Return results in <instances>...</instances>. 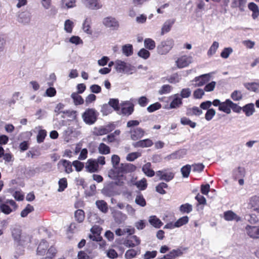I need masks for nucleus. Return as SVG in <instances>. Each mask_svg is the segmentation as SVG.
<instances>
[{
    "mask_svg": "<svg viewBox=\"0 0 259 259\" xmlns=\"http://www.w3.org/2000/svg\"><path fill=\"white\" fill-rule=\"evenodd\" d=\"M96 204L98 208L103 213H106L108 211V207L107 202L103 200H97L96 202Z\"/></svg>",
    "mask_w": 259,
    "mask_h": 259,
    "instance_id": "nucleus-25",
    "label": "nucleus"
},
{
    "mask_svg": "<svg viewBox=\"0 0 259 259\" xmlns=\"http://www.w3.org/2000/svg\"><path fill=\"white\" fill-rule=\"evenodd\" d=\"M47 136V131L45 130H40L37 135V142L38 143H42Z\"/></svg>",
    "mask_w": 259,
    "mask_h": 259,
    "instance_id": "nucleus-52",
    "label": "nucleus"
},
{
    "mask_svg": "<svg viewBox=\"0 0 259 259\" xmlns=\"http://www.w3.org/2000/svg\"><path fill=\"white\" fill-rule=\"evenodd\" d=\"M149 221L152 226L156 228H160L163 224L160 220L155 215L151 217Z\"/></svg>",
    "mask_w": 259,
    "mask_h": 259,
    "instance_id": "nucleus-36",
    "label": "nucleus"
},
{
    "mask_svg": "<svg viewBox=\"0 0 259 259\" xmlns=\"http://www.w3.org/2000/svg\"><path fill=\"white\" fill-rule=\"evenodd\" d=\"M73 23L70 20H67L65 22L64 29L67 32L71 33L72 31Z\"/></svg>",
    "mask_w": 259,
    "mask_h": 259,
    "instance_id": "nucleus-64",
    "label": "nucleus"
},
{
    "mask_svg": "<svg viewBox=\"0 0 259 259\" xmlns=\"http://www.w3.org/2000/svg\"><path fill=\"white\" fill-rule=\"evenodd\" d=\"M150 162H147L142 167V171L144 174L148 177H153L156 172L152 169Z\"/></svg>",
    "mask_w": 259,
    "mask_h": 259,
    "instance_id": "nucleus-21",
    "label": "nucleus"
},
{
    "mask_svg": "<svg viewBox=\"0 0 259 259\" xmlns=\"http://www.w3.org/2000/svg\"><path fill=\"white\" fill-rule=\"evenodd\" d=\"M175 20H167L163 24L162 28H161V34L162 35H163L165 33H167L169 32L171 28L175 23Z\"/></svg>",
    "mask_w": 259,
    "mask_h": 259,
    "instance_id": "nucleus-29",
    "label": "nucleus"
},
{
    "mask_svg": "<svg viewBox=\"0 0 259 259\" xmlns=\"http://www.w3.org/2000/svg\"><path fill=\"white\" fill-rule=\"evenodd\" d=\"M244 85L248 91L254 92H256L259 88V83L257 82L245 83Z\"/></svg>",
    "mask_w": 259,
    "mask_h": 259,
    "instance_id": "nucleus-41",
    "label": "nucleus"
},
{
    "mask_svg": "<svg viewBox=\"0 0 259 259\" xmlns=\"http://www.w3.org/2000/svg\"><path fill=\"white\" fill-rule=\"evenodd\" d=\"M91 19L90 18H87L83 22L82 27L84 31L90 34L92 33V30L91 27Z\"/></svg>",
    "mask_w": 259,
    "mask_h": 259,
    "instance_id": "nucleus-35",
    "label": "nucleus"
},
{
    "mask_svg": "<svg viewBox=\"0 0 259 259\" xmlns=\"http://www.w3.org/2000/svg\"><path fill=\"white\" fill-rule=\"evenodd\" d=\"M99 152L101 154L107 155L110 153V147L103 143L99 144L98 147Z\"/></svg>",
    "mask_w": 259,
    "mask_h": 259,
    "instance_id": "nucleus-40",
    "label": "nucleus"
},
{
    "mask_svg": "<svg viewBox=\"0 0 259 259\" xmlns=\"http://www.w3.org/2000/svg\"><path fill=\"white\" fill-rule=\"evenodd\" d=\"M141 156V153L138 152H132L127 154L126 160L128 161H133Z\"/></svg>",
    "mask_w": 259,
    "mask_h": 259,
    "instance_id": "nucleus-57",
    "label": "nucleus"
},
{
    "mask_svg": "<svg viewBox=\"0 0 259 259\" xmlns=\"http://www.w3.org/2000/svg\"><path fill=\"white\" fill-rule=\"evenodd\" d=\"M180 211L183 213H189L193 210L192 205L188 203L182 204L179 208Z\"/></svg>",
    "mask_w": 259,
    "mask_h": 259,
    "instance_id": "nucleus-44",
    "label": "nucleus"
},
{
    "mask_svg": "<svg viewBox=\"0 0 259 259\" xmlns=\"http://www.w3.org/2000/svg\"><path fill=\"white\" fill-rule=\"evenodd\" d=\"M192 57L190 56L183 55L179 57L176 61V65L179 68H183L189 66L192 63Z\"/></svg>",
    "mask_w": 259,
    "mask_h": 259,
    "instance_id": "nucleus-6",
    "label": "nucleus"
},
{
    "mask_svg": "<svg viewBox=\"0 0 259 259\" xmlns=\"http://www.w3.org/2000/svg\"><path fill=\"white\" fill-rule=\"evenodd\" d=\"M49 246V243L45 240H42L39 243L36 250V254L38 255L44 256Z\"/></svg>",
    "mask_w": 259,
    "mask_h": 259,
    "instance_id": "nucleus-15",
    "label": "nucleus"
},
{
    "mask_svg": "<svg viewBox=\"0 0 259 259\" xmlns=\"http://www.w3.org/2000/svg\"><path fill=\"white\" fill-rule=\"evenodd\" d=\"M172 87L169 84H164L162 85L159 90L158 93L160 95L169 93L171 92Z\"/></svg>",
    "mask_w": 259,
    "mask_h": 259,
    "instance_id": "nucleus-58",
    "label": "nucleus"
},
{
    "mask_svg": "<svg viewBox=\"0 0 259 259\" xmlns=\"http://www.w3.org/2000/svg\"><path fill=\"white\" fill-rule=\"evenodd\" d=\"M98 113L93 108H88L82 114V117L84 122L88 124L92 125L97 120Z\"/></svg>",
    "mask_w": 259,
    "mask_h": 259,
    "instance_id": "nucleus-2",
    "label": "nucleus"
},
{
    "mask_svg": "<svg viewBox=\"0 0 259 259\" xmlns=\"http://www.w3.org/2000/svg\"><path fill=\"white\" fill-rule=\"evenodd\" d=\"M231 110H232L234 112L240 113L242 110V107L228 99V114L230 113Z\"/></svg>",
    "mask_w": 259,
    "mask_h": 259,
    "instance_id": "nucleus-19",
    "label": "nucleus"
},
{
    "mask_svg": "<svg viewBox=\"0 0 259 259\" xmlns=\"http://www.w3.org/2000/svg\"><path fill=\"white\" fill-rule=\"evenodd\" d=\"M246 0H233L231 7L234 8H238L241 12H243L246 7Z\"/></svg>",
    "mask_w": 259,
    "mask_h": 259,
    "instance_id": "nucleus-23",
    "label": "nucleus"
},
{
    "mask_svg": "<svg viewBox=\"0 0 259 259\" xmlns=\"http://www.w3.org/2000/svg\"><path fill=\"white\" fill-rule=\"evenodd\" d=\"M168 185L164 182H161L159 183L156 187V191L158 193L163 195L166 193L164 189L168 188Z\"/></svg>",
    "mask_w": 259,
    "mask_h": 259,
    "instance_id": "nucleus-42",
    "label": "nucleus"
},
{
    "mask_svg": "<svg viewBox=\"0 0 259 259\" xmlns=\"http://www.w3.org/2000/svg\"><path fill=\"white\" fill-rule=\"evenodd\" d=\"M247 234L251 238L259 239V225L250 226L247 225L245 227Z\"/></svg>",
    "mask_w": 259,
    "mask_h": 259,
    "instance_id": "nucleus-11",
    "label": "nucleus"
},
{
    "mask_svg": "<svg viewBox=\"0 0 259 259\" xmlns=\"http://www.w3.org/2000/svg\"><path fill=\"white\" fill-rule=\"evenodd\" d=\"M77 257L78 259H93L95 255L92 254V250H80L78 252Z\"/></svg>",
    "mask_w": 259,
    "mask_h": 259,
    "instance_id": "nucleus-20",
    "label": "nucleus"
},
{
    "mask_svg": "<svg viewBox=\"0 0 259 259\" xmlns=\"http://www.w3.org/2000/svg\"><path fill=\"white\" fill-rule=\"evenodd\" d=\"M161 107V105L159 102H156L153 104L150 105L147 107V111L150 112H154L156 110H157L160 109Z\"/></svg>",
    "mask_w": 259,
    "mask_h": 259,
    "instance_id": "nucleus-59",
    "label": "nucleus"
},
{
    "mask_svg": "<svg viewBox=\"0 0 259 259\" xmlns=\"http://www.w3.org/2000/svg\"><path fill=\"white\" fill-rule=\"evenodd\" d=\"M102 228L98 225H94L91 229V232L93 234H90L89 238L94 241H101L102 240V237L101 236Z\"/></svg>",
    "mask_w": 259,
    "mask_h": 259,
    "instance_id": "nucleus-7",
    "label": "nucleus"
},
{
    "mask_svg": "<svg viewBox=\"0 0 259 259\" xmlns=\"http://www.w3.org/2000/svg\"><path fill=\"white\" fill-rule=\"evenodd\" d=\"M174 45V41L171 38L162 41L157 47L158 54L161 55L167 54L172 48Z\"/></svg>",
    "mask_w": 259,
    "mask_h": 259,
    "instance_id": "nucleus-4",
    "label": "nucleus"
},
{
    "mask_svg": "<svg viewBox=\"0 0 259 259\" xmlns=\"http://www.w3.org/2000/svg\"><path fill=\"white\" fill-rule=\"evenodd\" d=\"M210 80V76L208 74H205L199 76L195 77L193 81L195 83V87H202L208 82Z\"/></svg>",
    "mask_w": 259,
    "mask_h": 259,
    "instance_id": "nucleus-10",
    "label": "nucleus"
},
{
    "mask_svg": "<svg viewBox=\"0 0 259 259\" xmlns=\"http://www.w3.org/2000/svg\"><path fill=\"white\" fill-rule=\"evenodd\" d=\"M134 105L133 104L130 105V106L126 107V106H123L121 108V112L122 114L125 115H130L132 114V113L134 112Z\"/></svg>",
    "mask_w": 259,
    "mask_h": 259,
    "instance_id": "nucleus-46",
    "label": "nucleus"
},
{
    "mask_svg": "<svg viewBox=\"0 0 259 259\" xmlns=\"http://www.w3.org/2000/svg\"><path fill=\"white\" fill-rule=\"evenodd\" d=\"M219 44L217 41H214L207 52V55L210 57L214 55L219 48Z\"/></svg>",
    "mask_w": 259,
    "mask_h": 259,
    "instance_id": "nucleus-53",
    "label": "nucleus"
},
{
    "mask_svg": "<svg viewBox=\"0 0 259 259\" xmlns=\"http://www.w3.org/2000/svg\"><path fill=\"white\" fill-rule=\"evenodd\" d=\"M169 253L172 258L175 259L177 257L182 256L183 254V251L180 248H177L176 249H172Z\"/></svg>",
    "mask_w": 259,
    "mask_h": 259,
    "instance_id": "nucleus-63",
    "label": "nucleus"
},
{
    "mask_svg": "<svg viewBox=\"0 0 259 259\" xmlns=\"http://www.w3.org/2000/svg\"><path fill=\"white\" fill-rule=\"evenodd\" d=\"M131 138L134 141L142 138L145 134V131L141 127H136L130 131Z\"/></svg>",
    "mask_w": 259,
    "mask_h": 259,
    "instance_id": "nucleus-14",
    "label": "nucleus"
},
{
    "mask_svg": "<svg viewBox=\"0 0 259 259\" xmlns=\"http://www.w3.org/2000/svg\"><path fill=\"white\" fill-rule=\"evenodd\" d=\"M18 207L16 202L13 199H7L0 204V211L5 214H9Z\"/></svg>",
    "mask_w": 259,
    "mask_h": 259,
    "instance_id": "nucleus-3",
    "label": "nucleus"
},
{
    "mask_svg": "<svg viewBox=\"0 0 259 259\" xmlns=\"http://www.w3.org/2000/svg\"><path fill=\"white\" fill-rule=\"evenodd\" d=\"M241 220V218L231 210H228V221H234L238 222Z\"/></svg>",
    "mask_w": 259,
    "mask_h": 259,
    "instance_id": "nucleus-51",
    "label": "nucleus"
},
{
    "mask_svg": "<svg viewBox=\"0 0 259 259\" xmlns=\"http://www.w3.org/2000/svg\"><path fill=\"white\" fill-rule=\"evenodd\" d=\"M156 176L159 178V180L168 182L174 178L175 173L170 169L165 168L157 171Z\"/></svg>",
    "mask_w": 259,
    "mask_h": 259,
    "instance_id": "nucleus-5",
    "label": "nucleus"
},
{
    "mask_svg": "<svg viewBox=\"0 0 259 259\" xmlns=\"http://www.w3.org/2000/svg\"><path fill=\"white\" fill-rule=\"evenodd\" d=\"M144 46L150 50H153L155 48V42L151 38H146L144 40Z\"/></svg>",
    "mask_w": 259,
    "mask_h": 259,
    "instance_id": "nucleus-49",
    "label": "nucleus"
},
{
    "mask_svg": "<svg viewBox=\"0 0 259 259\" xmlns=\"http://www.w3.org/2000/svg\"><path fill=\"white\" fill-rule=\"evenodd\" d=\"M59 188L58 191L59 192L63 191L68 186L67 181L66 178H63L60 179L58 182Z\"/></svg>",
    "mask_w": 259,
    "mask_h": 259,
    "instance_id": "nucleus-45",
    "label": "nucleus"
},
{
    "mask_svg": "<svg viewBox=\"0 0 259 259\" xmlns=\"http://www.w3.org/2000/svg\"><path fill=\"white\" fill-rule=\"evenodd\" d=\"M12 236L15 241H16L19 244L22 245V242L21 240V231L19 229H14L12 231Z\"/></svg>",
    "mask_w": 259,
    "mask_h": 259,
    "instance_id": "nucleus-43",
    "label": "nucleus"
},
{
    "mask_svg": "<svg viewBox=\"0 0 259 259\" xmlns=\"http://www.w3.org/2000/svg\"><path fill=\"white\" fill-rule=\"evenodd\" d=\"M74 218L78 223L83 222L85 218L84 211L82 209H78L74 212Z\"/></svg>",
    "mask_w": 259,
    "mask_h": 259,
    "instance_id": "nucleus-30",
    "label": "nucleus"
},
{
    "mask_svg": "<svg viewBox=\"0 0 259 259\" xmlns=\"http://www.w3.org/2000/svg\"><path fill=\"white\" fill-rule=\"evenodd\" d=\"M191 169V166L189 164H187L183 166L181 169V171L184 178H188L189 176Z\"/></svg>",
    "mask_w": 259,
    "mask_h": 259,
    "instance_id": "nucleus-48",
    "label": "nucleus"
},
{
    "mask_svg": "<svg viewBox=\"0 0 259 259\" xmlns=\"http://www.w3.org/2000/svg\"><path fill=\"white\" fill-rule=\"evenodd\" d=\"M76 0H61V4L67 9L76 7Z\"/></svg>",
    "mask_w": 259,
    "mask_h": 259,
    "instance_id": "nucleus-47",
    "label": "nucleus"
},
{
    "mask_svg": "<svg viewBox=\"0 0 259 259\" xmlns=\"http://www.w3.org/2000/svg\"><path fill=\"white\" fill-rule=\"evenodd\" d=\"M103 23L106 27L110 28L112 30H117L119 26L118 22L115 18L112 17L105 18Z\"/></svg>",
    "mask_w": 259,
    "mask_h": 259,
    "instance_id": "nucleus-9",
    "label": "nucleus"
},
{
    "mask_svg": "<svg viewBox=\"0 0 259 259\" xmlns=\"http://www.w3.org/2000/svg\"><path fill=\"white\" fill-rule=\"evenodd\" d=\"M89 8L93 10L99 9L101 8L102 5H100L99 0H85Z\"/></svg>",
    "mask_w": 259,
    "mask_h": 259,
    "instance_id": "nucleus-38",
    "label": "nucleus"
},
{
    "mask_svg": "<svg viewBox=\"0 0 259 259\" xmlns=\"http://www.w3.org/2000/svg\"><path fill=\"white\" fill-rule=\"evenodd\" d=\"M135 202L137 204L142 207L146 205V200L142 194L138 195L136 196Z\"/></svg>",
    "mask_w": 259,
    "mask_h": 259,
    "instance_id": "nucleus-61",
    "label": "nucleus"
},
{
    "mask_svg": "<svg viewBox=\"0 0 259 259\" xmlns=\"http://www.w3.org/2000/svg\"><path fill=\"white\" fill-rule=\"evenodd\" d=\"M113 130L112 126L110 125H108L105 127H102L99 128L96 132L98 136H102L108 134Z\"/></svg>",
    "mask_w": 259,
    "mask_h": 259,
    "instance_id": "nucleus-33",
    "label": "nucleus"
},
{
    "mask_svg": "<svg viewBox=\"0 0 259 259\" xmlns=\"http://www.w3.org/2000/svg\"><path fill=\"white\" fill-rule=\"evenodd\" d=\"M58 165H62L64 168V171L66 174H70L73 171L72 168V163L69 160L62 159L59 161Z\"/></svg>",
    "mask_w": 259,
    "mask_h": 259,
    "instance_id": "nucleus-16",
    "label": "nucleus"
},
{
    "mask_svg": "<svg viewBox=\"0 0 259 259\" xmlns=\"http://www.w3.org/2000/svg\"><path fill=\"white\" fill-rule=\"evenodd\" d=\"M115 69L117 72L132 74L135 67L129 63L120 60H117L115 62Z\"/></svg>",
    "mask_w": 259,
    "mask_h": 259,
    "instance_id": "nucleus-1",
    "label": "nucleus"
},
{
    "mask_svg": "<svg viewBox=\"0 0 259 259\" xmlns=\"http://www.w3.org/2000/svg\"><path fill=\"white\" fill-rule=\"evenodd\" d=\"M140 250H135L134 249H130L127 250L124 254L126 259H132L135 257L138 254H140Z\"/></svg>",
    "mask_w": 259,
    "mask_h": 259,
    "instance_id": "nucleus-31",
    "label": "nucleus"
},
{
    "mask_svg": "<svg viewBox=\"0 0 259 259\" xmlns=\"http://www.w3.org/2000/svg\"><path fill=\"white\" fill-rule=\"evenodd\" d=\"M120 166L123 173L132 172L135 171L137 168V167L132 163L121 164Z\"/></svg>",
    "mask_w": 259,
    "mask_h": 259,
    "instance_id": "nucleus-26",
    "label": "nucleus"
},
{
    "mask_svg": "<svg viewBox=\"0 0 259 259\" xmlns=\"http://www.w3.org/2000/svg\"><path fill=\"white\" fill-rule=\"evenodd\" d=\"M71 97L73 100L74 103L75 105H81L84 103L83 99L79 94L73 93L71 95Z\"/></svg>",
    "mask_w": 259,
    "mask_h": 259,
    "instance_id": "nucleus-37",
    "label": "nucleus"
},
{
    "mask_svg": "<svg viewBox=\"0 0 259 259\" xmlns=\"http://www.w3.org/2000/svg\"><path fill=\"white\" fill-rule=\"evenodd\" d=\"M189 218L188 216H183L179 218L174 224V227L179 228L186 224L189 222Z\"/></svg>",
    "mask_w": 259,
    "mask_h": 259,
    "instance_id": "nucleus-39",
    "label": "nucleus"
},
{
    "mask_svg": "<svg viewBox=\"0 0 259 259\" xmlns=\"http://www.w3.org/2000/svg\"><path fill=\"white\" fill-rule=\"evenodd\" d=\"M112 214L115 221L117 223H121L126 218L125 214L118 210H115L113 211Z\"/></svg>",
    "mask_w": 259,
    "mask_h": 259,
    "instance_id": "nucleus-27",
    "label": "nucleus"
},
{
    "mask_svg": "<svg viewBox=\"0 0 259 259\" xmlns=\"http://www.w3.org/2000/svg\"><path fill=\"white\" fill-rule=\"evenodd\" d=\"M202 113L201 109L197 107H193L187 109L186 115L188 116H193L194 115L199 116Z\"/></svg>",
    "mask_w": 259,
    "mask_h": 259,
    "instance_id": "nucleus-34",
    "label": "nucleus"
},
{
    "mask_svg": "<svg viewBox=\"0 0 259 259\" xmlns=\"http://www.w3.org/2000/svg\"><path fill=\"white\" fill-rule=\"evenodd\" d=\"M108 104L116 111H118L120 109L119 106V100L117 99H110Z\"/></svg>",
    "mask_w": 259,
    "mask_h": 259,
    "instance_id": "nucleus-56",
    "label": "nucleus"
},
{
    "mask_svg": "<svg viewBox=\"0 0 259 259\" xmlns=\"http://www.w3.org/2000/svg\"><path fill=\"white\" fill-rule=\"evenodd\" d=\"M140 243L141 240L136 235H133L125 239L123 242V245L128 248L138 246Z\"/></svg>",
    "mask_w": 259,
    "mask_h": 259,
    "instance_id": "nucleus-8",
    "label": "nucleus"
},
{
    "mask_svg": "<svg viewBox=\"0 0 259 259\" xmlns=\"http://www.w3.org/2000/svg\"><path fill=\"white\" fill-rule=\"evenodd\" d=\"M122 53L126 56H131L133 54V48L131 44H126L122 47Z\"/></svg>",
    "mask_w": 259,
    "mask_h": 259,
    "instance_id": "nucleus-32",
    "label": "nucleus"
},
{
    "mask_svg": "<svg viewBox=\"0 0 259 259\" xmlns=\"http://www.w3.org/2000/svg\"><path fill=\"white\" fill-rule=\"evenodd\" d=\"M182 104V99L176 97L173 99L170 104V108H176Z\"/></svg>",
    "mask_w": 259,
    "mask_h": 259,
    "instance_id": "nucleus-54",
    "label": "nucleus"
},
{
    "mask_svg": "<svg viewBox=\"0 0 259 259\" xmlns=\"http://www.w3.org/2000/svg\"><path fill=\"white\" fill-rule=\"evenodd\" d=\"M248 208L259 213V196L254 195L249 198Z\"/></svg>",
    "mask_w": 259,
    "mask_h": 259,
    "instance_id": "nucleus-12",
    "label": "nucleus"
},
{
    "mask_svg": "<svg viewBox=\"0 0 259 259\" xmlns=\"http://www.w3.org/2000/svg\"><path fill=\"white\" fill-rule=\"evenodd\" d=\"M136 185L141 190H144L147 187V180L145 178L137 182Z\"/></svg>",
    "mask_w": 259,
    "mask_h": 259,
    "instance_id": "nucleus-62",
    "label": "nucleus"
},
{
    "mask_svg": "<svg viewBox=\"0 0 259 259\" xmlns=\"http://www.w3.org/2000/svg\"><path fill=\"white\" fill-rule=\"evenodd\" d=\"M85 168L87 171L94 173L98 171L99 165L96 159H89L86 163Z\"/></svg>",
    "mask_w": 259,
    "mask_h": 259,
    "instance_id": "nucleus-13",
    "label": "nucleus"
},
{
    "mask_svg": "<svg viewBox=\"0 0 259 259\" xmlns=\"http://www.w3.org/2000/svg\"><path fill=\"white\" fill-rule=\"evenodd\" d=\"M153 145V141L150 139H146L140 140L133 144L135 147L138 148H147L152 146Z\"/></svg>",
    "mask_w": 259,
    "mask_h": 259,
    "instance_id": "nucleus-17",
    "label": "nucleus"
},
{
    "mask_svg": "<svg viewBox=\"0 0 259 259\" xmlns=\"http://www.w3.org/2000/svg\"><path fill=\"white\" fill-rule=\"evenodd\" d=\"M72 166H73L76 171H80L84 167V164L83 162L79 160H76L72 162Z\"/></svg>",
    "mask_w": 259,
    "mask_h": 259,
    "instance_id": "nucleus-60",
    "label": "nucleus"
},
{
    "mask_svg": "<svg viewBox=\"0 0 259 259\" xmlns=\"http://www.w3.org/2000/svg\"><path fill=\"white\" fill-rule=\"evenodd\" d=\"M34 210V207L30 204H28L26 207L21 211V216L23 218L26 217L27 215Z\"/></svg>",
    "mask_w": 259,
    "mask_h": 259,
    "instance_id": "nucleus-50",
    "label": "nucleus"
},
{
    "mask_svg": "<svg viewBox=\"0 0 259 259\" xmlns=\"http://www.w3.org/2000/svg\"><path fill=\"white\" fill-rule=\"evenodd\" d=\"M123 172L121 171V166L113 167V168L110 169L108 172V176L113 180H116L118 178L122 175Z\"/></svg>",
    "mask_w": 259,
    "mask_h": 259,
    "instance_id": "nucleus-18",
    "label": "nucleus"
},
{
    "mask_svg": "<svg viewBox=\"0 0 259 259\" xmlns=\"http://www.w3.org/2000/svg\"><path fill=\"white\" fill-rule=\"evenodd\" d=\"M46 251V256L43 257L42 259H53L55 256L57 252V249L53 246H51L50 247H48Z\"/></svg>",
    "mask_w": 259,
    "mask_h": 259,
    "instance_id": "nucleus-28",
    "label": "nucleus"
},
{
    "mask_svg": "<svg viewBox=\"0 0 259 259\" xmlns=\"http://www.w3.org/2000/svg\"><path fill=\"white\" fill-rule=\"evenodd\" d=\"M249 10L252 12V17L253 19H256L259 16V9L257 5L253 2L249 3L248 5Z\"/></svg>",
    "mask_w": 259,
    "mask_h": 259,
    "instance_id": "nucleus-24",
    "label": "nucleus"
},
{
    "mask_svg": "<svg viewBox=\"0 0 259 259\" xmlns=\"http://www.w3.org/2000/svg\"><path fill=\"white\" fill-rule=\"evenodd\" d=\"M242 110L246 116H250L255 112L254 105L253 103L247 104L242 107Z\"/></svg>",
    "mask_w": 259,
    "mask_h": 259,
    "instance_id": "nucleus-22",
    "label": "nucleus"
},
{
    "mask_svg": "<svg viewBox=\"0 0 259 259\" xmlns=\"http://www.w3.org/2000/svg\"><path fill=\"white\" fill-rule=\"evenodd\" d=\"M181 123L183 125H189L192 128H194L196 125L195 122L192 121L191 120L186 117L181 118Z\"/></svg>",
    "mask_w": 259,
    "mask_h": 259,
    "instance_id": "nucleus-55",
    "label": "nucleus"
}]
</instances>
